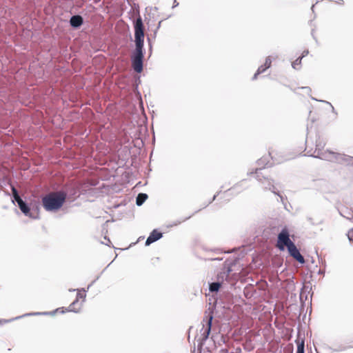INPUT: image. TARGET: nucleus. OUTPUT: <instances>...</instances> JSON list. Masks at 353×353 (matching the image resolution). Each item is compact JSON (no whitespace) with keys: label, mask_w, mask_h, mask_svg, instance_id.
<instances>
[{"label":"nucleus","mask_w":353,"mask_h":353,"mask_svg":"<svg viewBox=\"0 0 353 353\" xmlns=\"http://www.w3.org/2000/svg\"><path fill=\"white\" fill-rule=\"evenodd\" d=\"M312 100H314V101H317V99H315V98H314V97H312Z\"/></svg>","instance_id":"43"},{"label":"nucleus","mask_w":353,"mask_h":353,"mask_svg":"<svg viewBox=\"0 0 353 353\" xmlns=\"http://www.w3.org/2000/svg\"><path fill=\"white\" fill-rule=\"evenodd\" d=\"M294 242L290 238L289 231L284 228L279 233L277 236V248L280 251H284L290 244Z\"/></svg>","instance_id":"6"},{"label":"nucleus","mask_w":353,"mask_h":353,"mask_svg":"<svg viewBox=\"0 0 353 353\" xmlns=\"http://www.w3.org/2000/svg\"><path fill=\"white\" fill-rule=\"evenodd\" d=\"M268 68H265V65H262L257 69V74H261L264 72Z\"/></svg>","instance_id":"27"},{"label":"nucleus","mask_w":353,"mask_h":353,"mask_svg":"<svg viewBox=\"0 0 353 353\" xmlns=\"http://www.w3.org/2000/svg\"><path fill=\"white\" fill-rule=\"evenodd\" d=\"M190 217H191V216H187V217H185L184 219H179L177 221H173L170 225H168V227L176 226V225L181 224V223L185 221L186 220L189 219Z\"/></svg>","instance_id":"20"},{"label":"nucleus","mask_w":353,"mask_h":353,"mask_svg":"<svg viewBox=\"0 0 353 353\" xmlns=\"http://www.w3.org/2000/svg\"><path fill=\"white\" fill-rule=\"evenodd\" d=\"M255 174L256 179L261 183L263 188L265 190H270L272 193L278 195L281 202L284 204V197L279 194V192L276 191V188L274 185V180L267 176V174L263 172V168H256L254 172H249L248 174Z\"/></svg>","instance_id":"3"},{"label":"nucleus","mask_w":353,"mask_h":353,"mask_svg":"<svg viewBox=\"0 0 353 353\" xmlns=\"http://www.w3.org/2000/svg\"><path fill=\"white\" fill-rule=\"evenodd\" d=\"M272 63V59L271 57L269 56L265 59V62L264 63L265 68H269L271 66Z\"/></svg>","instance_id":"24"},{"label":"nucleus","mask_w":353,"mask_h":353,"mask_svg":"<svg viewBox=\"0 0 353 353\" xmlns=\"http://www.w3.org/2000/svg\"><path fill=\"white\" fill-rule=\"evenodd\" d=\"M296 353H305V343L303 341L297 343V349Z\"/></svg>","instance_id":"21"},{"label":"nucleus","mask_w":353,"mask_h":353,"mask_svg":"<svg viewBox=\"0 0 353 353\" xmlns=\"http://www.w3.org/2000/svg\"><path fill=\"white\" fill-rule=\"evenodd\" d=\"M161 21H159V24H158V26H157V29L159 28L160 26H161Z\"/></svg>","instance_id":"40"},{"label":"nucleus","mask_w":353,"mask_h":353,"mask_svg":"<svg viewBox=\"0 0 353 353\" xmlns=\"http://www.w3.org/2000/svg\"><path fill=\"white\" fill-rule=\"evenodd\" d=\"M311 290V288L308 285H303V287L301 289L300 295H299V299L300 301L303 306L305 304V301L307 299V295L305 294L310 293V291Z\"/></svg>","instance_id":"14"},{"label":"nucleus","mask_w":353,"mask_h":353,"mask_svg":"<svg viewBox=\"0 0 353 353\" xmlns=\"http://www.w3.org/2000/svg\"><path fill=\"white\" fill-rule=\"evenodd\" d=\"M323 272L322 270H319V274H323Z\"/></svg>","instance_id":"41"},{"label":"nucleus","mask_w":353,"mask_h":353,"mask_svg":"<svg viewBox=\"0 0 353 353\" xmlns=\"http://www.w3.org/2000/svg\"><path fill=\"white\" fill-rule=\"evenodd\" d=\"M64 307H59L52 312H32L25 314L24 316H39V315H54L57 312L65 313Z\"/></svg>","instance_id":"13"},{"label":"nucleus","mask_w":353,"mask_h":353,"mask_svg":"<svg viewBox=\"0 0 353 353\" xmlns=\"http://www.w3.org/2000/svg\"><path fill=\"white\" fill-rule=\"evenodd\" d=\"M288 252L293 259L297 261L301 264H304L305 261L303 256L300 253L299 250L297 248L294 243L290 244L288 248H286Z\"/></svg>","instance_id":"9"},{"label":"nucleus","mask_w":353,"mask_h":353,"mask_svg":"<svg viewBox=\"0 0 353 353\" xmlns=\"http://www.w3.org/2000/svg\"><path fill=\"white\" fill-rule=\"evenodd\" d=\"M245 181V179H243L240 182L236 183L234 185L232 188L227 190L225 193H231L234 194H238L241 192L243 191V190L245 189V188L243 187V183Z\"/></svg>","instance_id":"12"},{"label":"nucleus","mask_w":353,"mask_h":353,"mask_svg":"<svg viewBox=\"0 0 353 353\" xmlns=\"http://www.w3.org/2000/svg\"><path fill=\"white\" fill-rule=\"evenodd\" d=\"M133 27L134 31V44L135 48L131 54L132 68L137 73H141L143 69V60L145 56L144 49V37L145 27L143 19L140 14L133 21Z\"/></svg>","instance_id":"1"},{"label":"nucleus","mask_w":353,"mask_h":353,"mask_svg":"<svg viewBox=\"0 0 353 353\" xmlns=\"http://www.w3.org/2000/svg\"><path fill=\"white\" fill-rule=\"evenodd\" d=\"M78 303V300H74L69 306L68 308H65V310L67 312H73L75 313H77L79 312V308L76 309L74 307V305Z\"/></svg>","instance_id":"19"},{"label":"nucleus","mask_w":353,"mask_h":353,"mask_svg":"<svg viewBox=\"0 0 353 353\" xmlns=\"http://www.w3.org/2000/svg\"><path fill=\"white\" fill-rule=\"evenodd\" d=\"M163 233L158 231L157 229H154L150 232L149 236L147 238L145 241V244L146 246H148L150 244L161 239Z\"/></svg>","instance_id":"10"},{"label":"nucleus","mask_w":353,"mask_h":353,"mask_svg":"<svg viewBox=\"0 0 353 353\" xmlns=\"http://www.w3.org/2000/svg\"><path fill=\"white\" fill-rule=\"evenodd\" d=\"M259 74H257V71L256 72V73L254 74L253 77H252V80H255L257 78V76L259 75Z\"/></svg>","instance_id":"36"},{"label":"nucleus","mask_w":353,"mask_h":353,"mask_svg":"<svg viewBox=\"0 0 353 353\" xmlns=\"http://www.w3.org/2000/svg\"><path fill=\"white\" fill-rule=\"evenodd\" d=\"M321 101V102H323V103H327V104H329V105L331 106V108H332V112L333 113H334L335 114H337V112H336V110H335V109H334V106H333V105H332L330 102L326 101Z\"/></svg>","instance_id":"31"},{"label":"nucleus","mask_w":353,"mask_h":353,"mask_svg":"<svg viewBox=\"0 0 353 353\" xmlns=\"http://www.w3.org/2000/svg\"><path fill=\"white\" fill-rule=\"evenodd\" d=\"M308 54H309V51L307 50H304L302 53V55L300 57H302V59H303L304 57L307 56Z\"/></svg>","instance_id":"33"},{"label":"nucleus","mask_w":353,"mask_h":353,"mask_svg":"<svg viewBox=\"0 0 353 353\" xmlns=\"http://www.w3.org/2000/svg\"><path fill=\"white\" fill-rule=\"evenodd\" d=\"M302 57H298L292 63V66L293 68L298 70V65H300L301 63Z\"/></svg>","instance_id":"22"},{"label":"nucleus","mask_w":353,"mask_h":353,"mask_svg":"<svg viewBox=\"0 0 353 353\" xmlns=\"http://www.w3.org/2000/svg\"><path fill=\"white\" fill-rule=\"evenodd\" d=\"M85 296H86L85 294H81L80 292H78L75 300L79 301L80 299H83V300L84 301L85 299Z\"/></svg>","instance_id":"29"},{"label":"nucleus","mask_w":353,"mask_h":353,"mask_svg":"<svg viewBox=\"0 0 353 353\" xmlns=\"http://www.w3.org/2000/svg\"><path fill=\"white\" fill-rule=\"evenodd\" d=\"M69 23L72 28L78 29L83 25V18L80 14H74L70 17Z\"/></svg>","instance_id":"11"},{"label":"nucleus","mask_w":353,"mask_h":353,"mask_svg":"<svg viewBox=\"0 0 353 353\" xmlns=\"http://www.w3.org/2000/svg\"><path fill=\"white\" fill-rule=\"evenodd\" d=\"M231 271H232L231 268L230 267H228L227 268V273H228V274H229Z\"/></svg>","instance_id":"38"},{"label":"nucleus","mask_w":353,"mask_h":353,"mask_svg":"<svg viewBox=\"0 0 353 353\" xmlns=\"http://www.w3.org/2000/svg\"><path fill=\"white\" fill-rule=\"evenodd\" d=\"M21 317H22V316H17L16 318H12V319H0V324L3 325L4 323H10V322H11V321H14L15 319H20Z\"/></svg>","instance_id":"23"},{"label":"nucleus","mask_w":353,"mask_h":353,"mask_svg":"<svg viewBox=\"0 0 353 353\" xmlns=\"http://www.w3.org/2000/svg\"><path fill=\"white\" fill-rule=\"evenodd\" d=\"M325 145V141L323 139L321 138L319 136L316 139L315 143V150L313 151L312 149L308 150L307 145H306L305 150L306 153L304 156L312 157L314 158L319 159L318 157L319 154L324 153L325 151H323V148Z\"/></svg>","instance_id":"7"},{"label":"nucleus","mask_w":353,"mask_h":353,"mask_svg":"<svg viewBox=\"0 0 353 353\" xmlns=\"http://www.w3.org/2000/svg\"><path fill=\"white\" fill-rule=\"evenodd\" d=\"M17 205L25 216L32 219L39 217V206L37 205L30 207L26 201L20 199V203Z\"/></svg>","instance_id":"5"},{"label":"nucleus","mask_w":353,"mask_h":353,"mask_svg":"<svg viewBox=\"0 0 353 353\" xmlns=\"http://www.w3.org/2000/svg\"><path fill=\"white\" fill-rule=\"evenodd\" d=\"M178 5H179V3L176 2V0H174V5H173L172 8L176 7Z\"/></svg>","instance_id":"37"},{"label":"nucleus","mask_w":353,"mask_h":353,"mask_svg":"<svg viewBox=\"0 0 353 353\" xmlns=\"http://www.w3.org/2000/svg\"><path fill=\"white\" fill-rule=\"evenodd\" d=\"M99 279V276H97V278L94 280L90 285H88L87 289H85V288H82L81 290H80V291H83L84 292H85L87 290H89V288L94 284V283ZM77 291L79 292V289H77Z\"/></svg>","instance_id":"28"},{"label":"nucleus","mask_w":353,"mask_h":353,"mask_svg":"<svg viewBox=\"0 0 353 353\" xmlns=\"http://www.w3.org/2000/svg\"><path fill=\"white\" fill-rule=\"evenodd\" d=\"M148 198V196L146 193H139L138 194L136 198V204L137 206L142 205L146 199Z\"/></svg>","instance_id":"16"},{"label":"nucleus","mask_w":353,"mask_h":353,"mask_svg":"<svg viewBox=\"0 0 353 353\" xmlns=\"http://www.w3.org/2000/svg\"><path fill=\"white\" fill-rule=\"evenodd\" d=\"M347 237L350 241H353V228L348 231Z\"/></svg>","instance_id":"26"},{"label":"nucleus","mask_w":353,"mask_h":353,"mask_svg":"<svg viewBox=\"0 0 353 353\" xmlns=\"http://www.w3.org/2000/svg\"><path fill=\"white\" fill-rule=\"evenodd\" d=\"M105 239H107L109 242H110V239L107 238L106 236H105Z\"/></svg>","instance_id":"42"},{"label":"nucleus","mask_w":353,"mask_h":353,"mask_svg":"<svg viewBox=\"0 0 353 353\" xmlns=\"http://www.w3.org/2000/svg\"><path fill=\"white\" fill-rule=\"evenodd\" d=\"M147 41L149 43V46H150V50H152V43H151V39L149 37H147Z\"/></svg>","instance_id":"35"},{"label":"nucleus","mask_w":353,"mask_h":353,"mask_svg":"<svg viewBox=\"0 0 353 353\" xmlns=\"http://www.w3.org/2000/svg\"><path fill=\"white\" fill-rule=\"evenodd\" d=\"M10 188H11V191H12V201L13 203H14L16 202L18 205L19 203H20V199H22V198L19 195V192L17 190V188L13 185L11 184Z\"/></svg>","instance_id":"15"},{"label":"nucleus","mask_w":353,"mask_h":353,"mask_svg":"<svg viewBox=\"0 0 353 353\" xmlns=\"http://www.w3.org/2000/svg\"><path fill=\"white\" fill-rule=\"evenodd\" d=\"M320 159L335 161L339 163L350 164L353 161V157L341 153L334 152L330 150H325L324 153H321L318 156Z\"/></svg>","instance_id":"4"},{"label":"nucleus","mask_w":353,"mask_h":353,"mask_svg":"<svg viewBox=\"0 0 353 353\" xmlns=\"http://www.w3.org/2000/svg\"><path fill=\"white\" fill-rule=\"evenodd\" d=\"M269 156L268 157H263L262 158H261L260 159H259L257 161V165L259 166H262V167H260L259 168H263V171L264 170L265 168V165H267L268 163H269Z\"/></svg>","instance_id":"17"},{"label":"nucleus","mask_w":353,"mask_h":353,"mask_svg":"<svg viewBox=\"0 0 353 353\" xmlns=\"http://www.w3.org/2000/svg\"><path fill=\"white\" fill-rule=\"evenodd\" d=\"M221 283L219 282H212L209 284V290L211 292H219L221 288Z\"/></svg>","instance_id":"18"},{"label":"nucleus","mask_w":353,"mask_h":353,"mask_svg":"<svg viewBox=\"0 0 353 353\" xmlns=\"http://www.w3.org/2000/svg\"><path fill=\"white\" fill-rule=\"evenodd\" d=\"M208 319L206 321V327H204V325H203V333L201 334V339H200L199 343V348H201L203 345L205 344V342L208 340L209 338V336L211 332L212 326V320H213V314L212 312H211L208 316Z\"/></svg>","instance_id":"8"},{"label":"nucleus","mask_w":353,"mask_h":353,"mask_svg":"<svg viewBox=\"0 0 353 353\" xmlns=\"http://www.w3.org/2000/svg\"><path fill=\"white\" fill-rule=\"evenodd\" d=\"M67 196V192L63 190L50 192L42 198V205L46 211L56 212L63 206Z\"/></svg>","instance_id":"2"},{"label":"nucleus","mask_w":353,"mask_h":353,"mask_svg":"<svg viewBox=\"0 0 353 353\" xmlns=\"http://www.w3.org/2000/svg\"><path fill=\"white\" fill-rule=\"evenodd\" d=\"M307 220L310 222V223L312 225H317L318 223H315L314 221H313V219L310 216H307Z\"/></svg>","instance_id":"32"},{"label":"nucleus","mask_w":353,"mask_h":353,"mask_svg":"<svg viewBox=\"0 0 353 353\" xmlns=\"http://www.w3.org/2000/svg\"><path fill=\"white\" fill-rule=\"evenodd\" d=\"M348 214H352V218L353 219V211L352 212H349Z\"/></svg>","instance_id":"39"},{"label":"nucleus","mask_w":353,"mask_h":353,"mask_svg":"<svg viewBox=\"0 0 353 353\" xmlns=\"http://www.w3.org/2000/svg\"><path fill=\"white\" fill-rule=\"evenodd\" d=\"M303 90H305L308 93L311 92L312 90L310 87L305 86V87H301V88Z\"/></svg>","instance_id":"34"},{"label":"nucleus","mask_w":353,"mask_h":353,"mask_svg":"<svg viewBox=\"0 0 353 353\" xmlns=\"http://www.w3.org/2000/svg\"><path fill=\"white\" fill-rule=\"evenodd\" d=\"M221 192V190H220L219 192H218L215 195H214V196L212 197V199L207 203L204 205L203 208H205L207 207L210 203H211L212 201H214L216 196L219 194V193Z\"/></svg>","instance_id":"30"},{"label":"nucleus","mask_w":353,"mask_h":353,"mask_svg":"<svg viewBox=\"0 0 353 353\" xmlns=\"http://www.w3.org/2000/svg\"><path fill=\"white\" fill-rule=\"evenodd\" d=\"M350 212V211H346V212H340V214H341L342 216H343V217L346 218L347 219L350 220V219H352V214H348V212Z\"/></svg>","instance_id":"25"}]
</instances>
